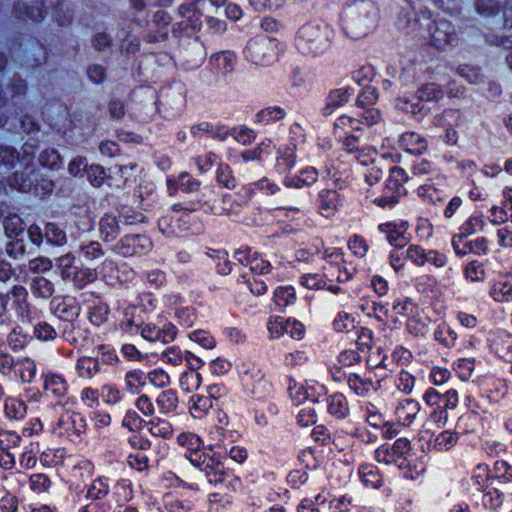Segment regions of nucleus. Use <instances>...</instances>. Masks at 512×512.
Listing matches in <instances>:
<instances>
[{
    "mask_svg": "<svg viewBox=\"0 0 512 512\" xmlns=\"http://www.w3.org/2000/svg\"><path fill=\"white\" fill-rule=\"evenodd\" d=\"M434 339L445 348H453L456 345L457 333L449 324L442 322L434 330Z\"/></svg>",
    "mask_w": 512,
    "mask_h": 512,
    "instance_id": "30",
    "label": "nucleus"
},
{
    "mask_svg": "<svg viewBox=\"0 0 512 512\" xmlns=\"http://www.w3.org/2000/svg\"><path fill=\"white\" fill-rule=\"evenodd\" d=\"M178 402L177 393L172 389L161 391L155 399L159 412L162 414L174 412L178 407Z\"/></svg>",
    "mask_w": 512,
    "mask_h": 512,
    "instance_id": "27",
    "label": "nucleus"
},
{
    "mask_svg": "<svg viewBox=\"0 0 512 512\" xmlns=\"http://www.w3.org/2000/svg\"><path fill=\"white\" fill-rule=\"evenodd\" d=\"M318 179V171L314 167H307L300 171L299 175L287 177L284 184L287 187L303 188L314 184Z\"/></svg>",
    "mask_w": 512,
    "mask_h": 512,
    "instance_id": "21",
    "label": "nucleus"
},
{
    "mask_svg": "<svg viewBox=\"0 0 512 512\" xmlns=\"http://www.w3.org/2000/svg\"><path fill=\"white\" fill-rule=\"evenodd\" d=\"M229 134L242 145H249L256 138L255 132L245 126L235 127L229 131Z\"/></svg>",
    "mask_w": 512,
    "mask_h": 512,
    "instance_id": "56",
    "label": "nucleus"
},
{
    "mask_svg": "<svg viewBox=\"0 0 512 512\" xmlns=\"http://www.w3.org/2000/svg\"><path fill=\"white\" fill-rule=\"evenodd\" d=\"M213 60L218 69L223 73H228L233 70L235 57L231 52H221L214 55Z\"/></svg>",
    "mask_w": 512,
    "mask_h": 512,
    "instance_id": "59",
    "label": "nucleus"
},
{
    "mask_svg": "<svg viewBox=\"0 0 512 512\" xmlns=\"http://www.w3.org/2000/svg\"><path fill=\"white\" fill-rule=\"evenodd\" d=\"M125 390L138 394L146 385V374L141 370H131L124 377Z\"/></svg>",
    "mask_w": 512,
    "mask_h": 512,
    "instance_id": "33",
    "label": "nucleus"
},
{
    "mask_svg": "<svg viewBox=\"0 0 512 512\" xmlns=\"http://www.w3.org/2000/svg\"><path fill=\"white\" fill-rule=\"evenodd\" d=\"M268 330L272 338H279L288 334L293 339H301L304 335V326L297 320L285 319L281 316L270 318Z\"/></svg>",
    "mask_w": 512,
    "mask_h": 512,
    "instance_id": "11",
    "label": "nucleus"
},
{
    "mask_svg": "<svg viewBox=\"0 0 512 512\" xmlns=\"http://www.w3.org/2000/svg\"><path fill=\"white\" fill-rule=\"evenodd\" d=\"M152 242L142 234L126 235L115 245V251L124 256L145 255L152 249Z\"/></svg>",
    "mask_w": 512,
    "mask_h": 512,
    "instance_id": "10",
    "label": "nucleus"
},
{
    "mask_svg": "<svg viewBox=\"0 0 512 512\" xmlns=\"http://www.w3.org/2000/svg\"><path fill=\"white\" fill-rule=\"evenodd\" d=\"M189 357L194 358L197 363L201 365L202 362L200 358L195 357L191 352H183L179 347L176 346H172L164 350L161 355V360L173 366H177L180 365L184 359H188Z\"/></svg>",
    "mask_w": 512,
    "mask_h": 512,
    "instance_id": "36",
    "label": "nucleus"
},
{
    "mask_svg": "<svg viewBox=\"0 0 512 512\" xmlns=\"http://www.w3.org/2000/svg\"><path fill=\"white\" fill-rule=\"evenodd\" d=\"M189 338L205 349H211L215 346L214 338L207 331L196 330L189 334Z\"/></svg>",
    "mask_w": 512,
    "mask_h": 512,
    "instance_id": "63",
    "label": "nucleus"
},
{
    "mask_svg": "<svg viewBox=\"0 0 512 512\" xmlns=\"http://www.w3.org/2000/svg\"><path fill=\"white\" fill-rule=\"evenodd\" d=\"M63 324L59 323L57 327L46 321L38 322L34 327V335L42 341L54 340L58 335H63Z\"/></svg>",
    "mask_w": 512,
    "mask_h": 512,
    "instance_id": "35",
    "label": "nucleus"
},
{
    "mask_svg": "<svg viewBox=\"0 0 512 512\" xmlns=\"http://www.w3.org/2000/svg\"><path fill=\"white\" fill-rule=\"evenodd\" d=\"M134 404L137 410L145 417H151L155 413L154 403L146 394L139 395Z\"/></svg>",
    "mask_w": 512,
    "mask_h": 512,
    "instance_id": "61",
    "label": "nucleus"
},
{
    "mask_svg": "<svg viewBox=\"0 0 512 512\" xmlns=\"http://www.w3.org/2000/svg\"><path fill=\"white\" fill-rule=\"evenodd\" d=\"M458 441V435L456 432L446 430L437 434L431 441L433 449L436 451H448L453 448Z\"/></svg>",
    "mask_w": 512,
    "mask_h": 512,
    "instance_id": "38",
    "label": "nucleus"
},
{
    "mask_svg": "<svg viewBox=\"0 0 512 512\" xmlns=\"http://www.w3.org/2000/svg\"><path fill=\"white\" fill-rule=\"evenodd\" d=\"M278 45L276 39L267 36L255 37L247 43L244 56L249 62L257 66L267 67L277 61Z\"/></svg>",
    "mask_w": 512,
    "mask_h": 512,
    "instance_id": "4",
    "label": "nucleus"
},
{
    "mask_svg": "<svg viewBox=\"0 0 512 512\" xmlns=\"http://www.w3.org/2000/svg\"><path fill=\"white\" fill-rule=\"evenodd\" d=\"M79 251L80 257H82L85 262H92L104 255L101 244L96 241L82 242L79 245Z\"/></svg>",
    "mask_w": 512,
    "mask_h": 512,
    "instance_id": "41",
    "label": "nucleus"
},
{
    "mask_svg": "<svg viewBox=\"0 0 512 512\" xmlns=\"http://www.w3.org/2000/svg\"><path fill=\"white\" fill-rule=\"evenodd\" d=\"M353 94L354 89L351 87L332 90L326 98V105L323 109L324 115H331L333 109L343 106L349 101Z\"/></svg>",
    "mask_w": 512,
    "mask_h": 512,
    "instance_id": "18",
    "label": "nucleus"
},
{
    "mask_svg": "<svg viewBox=\"0 0 512 512\" xmlns=\"http://www.w3.org/2000/svg\"><path fill=\"white\" fill-rule=\"evenodd\" d=\"M97 279V272L89 268L75 269L73 272L72 282L75 288L82 289L87 284Z\"/></svg>",
    "mask_w": 512,
    "mask_h": 512,
    "instance_id": "45",
    "label": "nucleus"
},
{
    "mask_svg": "<svg viewBox=\"0 0 512 512\" xmlns=\"http://www.w3.org/2000/svg\"><path fill=\"white\" fill-rule=\"evenodd\" d=\"M455 371L463 381L468 380L474 371V359L462 358L455 362Z\"/></svg>",
    "mask_w": 512,
    "mask_h": 512,
    "instance_id": "60",
    "label": "nucleus"
},
{
    "mask_svg": "<svg viewBox=\"0 0 512 512\" xmlns=\"http://www.w3.org/2000/svg\"><path fill=\"white\" fill-rule=\"evenodd\" d=\"M490 296L497 302L512 301V282L506 280L495 281L490 288Z\"/></svg>",
    "mask_w": 512,
    "mask_h": 512,
    "instance_id": "37",
    "label": "nucleus"
},
{
    "mask_svg": "<svg viewBox=\"0 0 512 512\" xmlns=\"http://www.w3.org/2000/svg\"><path fill=\"white\" fill-rule=\"evenodd\" d=\"M343 148L348 153H355V158L365 165L369 161H373V156L376 154L375 149L361 144L359 139L354 135H348L344 138Z\"/></svg>",
    "mask_w": 512,
    "mask_h": 512,
    "instance_id": "16",
    "label": "nucleus"
},
{
    "mask_svg": "<svg viewBox=\"0 0 512 512\" xmlns=\"http://www.w3.org/2000/svg\"><path fill=\"white\" fill-rule=\"evenodd\" d=\"M146 427L153 436L157 437L169 438L173 433L171 423L168 420L159 417H155L150 421H147Z\"/></svg>",
    "mask_w": 512,
    "mask_h": 512,
    "instance_id": "39",
    "label": "nucleus"
},
{
    "mask_svg": "<svg viewBox=\"0 0 512 512\" xmlns=\"http://www.w3.org/2000/svg\"><path fill=\"white\" fill-rule=\"evenodd\" d=\"M76 370L81 378L92 379L101 370L100 360L98 357H81L77 361Z\"/></svg>",
    "mask_w": 512,
    "mask_h": 512,
    "instance_id": "24",
    "label": "nucleus"
},
{
    "mask_svg": "<svg viewBox=\"0 0 512 512\" xmlns=\"http://www.w3.org/2000/svg\"><path fill=\"white\" fill-rule=\"evenodd\" d=\"M145 420L133 409H128L122 419V426L131 432L139 431L143 424L146 425Z\"/></svg>",
    "mask_w": 512,
    "mask_h": 512,
    "instance_id": "50",
    "label": "nucleus"
},
{
    "mask_svg": "<svg viewBox=\"0 0 512 512\" xmlns=\"http://www.w3.org/2000/svg\"><path fill=\"white\" fill-rule=\"evenodd\" d=\"M296 301L295 289L292 286L278 287L274 292V302L279 308H285Z\"/></svg>",
    "mask_w": 512,
    "mask_h": 512,
    "instance_id": "43",
    "label": "nucleus"
},
{
    "mask_svg": "<svg viewBox=\"0 0 512 512\" xmlns=\"http://www.w3.org/2000/svg\"><path fill=\"white\" fill-rule=\"evenodd\" d=\"M411 445L407 438H398L392 445L384 444L375 450V460L387 465H395L400 469L410 465Z\"/></svg>",
    "mask_w": 512,
    "mask_h": 512,
    "instance_id": "6",
    "label": "nucleus"
},
{
    "mask_svg": "<svg viewBox=\"0 0 512 512\" xmlns=\"http://www.w3.org/2000/svg\"><path fill=\"white\" fill-rule=\"evenodd\" d=\"M401 146L410 154L421 155L428 147L427 140L415 132H406L400 137Z\"/></svg>",
    "mask_w": 512,
    "mask_h": 512,
    "instance_id": "20",
    "label": "nucleus"
},
{
    "mask_svg": "<svg viewBox=\"0 0 512 512\" xmlns=\"http://www.w3.org/2000/svg\"><path fill=\"white\" fill-rule=\"evenodd\" d=\"M358 473L361 481L365 485L371 486L373 488H376L380 485L381 477L374 466L369 464L362 465L360 466Z\"/></svg>",
    "mask_w": 512,
    "mask_h": 512,
    "instance_id": "46",
    "label": "nucleus"
},
{
    "mask_svg": "<svg viewBox=\"0 0 512 512\" xmlns=\"http://www.w3.org/2000/svg\"><path fill=\"white\" fill-rule=\"evenodd\" d=\"M100 393L103 400L110 405L117 404L123 399L122 392L112 384L103 385Z\"/></svg>",
    "mask_w": 512,
    "mask_h": 512,
    "instance_id": "57",
    "label": "nucleus"
},
{
    "mask_svg": "<svg viewBox=\"0 0 512 512\" xmlns=\"http://www.w3.org/2000/svg\"><path fill=\"white\" fill-rule=\"evenodd\" d=\"M99 231L105 241L114 240L120 232L118 218L111 213H106L99 222Z\"/></svg>",
    "mask_w": 512,
    "mask_h": 512,
    "instance_id": "25",
    "label": "nucleus"
},
{
    "mask_svg": "<svg viewBox=\"0 0 512 512\" xmlns=\"http://www.w3.org/2000/svg\"><path fill=\"white\" fill-rule=\"evenodd\" d=\"M18 159L16 151L7 146H0V175L9 171Z\"/></svg>",
    "mask_w": 512,
    "mask_h": 512,
    "instance_id": "48",
    "label": "nucleus"
},
{
    "mask_svg": "<svg viewBox=\"0 0 512 512\" xmlns=\"http://www.w3.org/2000/svg\"><path fill=\"white\" fill-rule=\"evenodd\" d=\"M26 404L17 398L8 397L5 399L4 412L9 419L20 420L26 415Z\"/></svg>",
    "mask_w": 512,
    "mask_h": 512,
    "instance_id": "40",
    "label": "nucleus"
},
{
    "mask_svg": "<svg viewBox=\"0 0 512 512\" xmlns=\"http://www.w3.org/2000/svg\"><path fill=\"white\" fill-rule=\"evenodd\" d=\"M189 410L194 418H202L206 413L213 408L214 402L206 394H195L190 398Z\"/></svg>",
    "mask_w": 512,
    "mask_h": 512,
    "instance_id": "26",
    "label": "nucleus"
},
{
    "mask_svg": "<svg viewBox=\"0 0 512 512\" xmlns=\"http://www.w3.org/2000/svg\"><path fill=\"white\" fill-rule=\"evenodd\" d=\"M335 32L326 23L310 22L298 31V48L302 53L319 56L326 53L332 44Z\"/></svg>",
    "mask_w": 512,
    "mask_h": 512,
    "instance_id": "2",
    "label": "nucleus"
},
{
    "mask_svg": "<svg viewBox=\"0 0 512 512\" xmlns=\"http://www.w3.org/2000/svg\"><path fill=\"white\" fill-rule=\"evenodd\" d=\"M442 97L441 89L434 83L423 86L418 91V99L423 101L438 100Z\"/></svg>",
    "mask_w": 512,
    "mask_h": 512,
    "instance_id": "62",
    "label": "nucleus"
},
{
    "mask_svg": "<svg viewBox=\"0 0 512 512\" xmlns=\"http://www.w3.org/2000/svg\"><path fill=\"white\" fill-rule=\"evenodd\" d=\"M327 410L337 419H344L349 415V404L342 393H334L327 398Z\"/></svg>",
    "mask_w": 512,
    "mask_h": 512,
    "instance_id": "22",
    "label": "nucleus"
},
{
    "mask_svg": "<svg viewBox=\"0 0 512 512\" xmlns=\"http://www.w3.org/2000/svg\"><path fill=\"white\" fill-rule=\"evenodd\" d=\"M30 289L34 297L42 299H49L55 291L54 283L43 276L34 277Z\"/></svg>",
    "mask_w": 512,
    "mask_h": 512,
    "instance_id": "28",
    "label": "nucleus"
},
{
    "mask_svg": "<svg viewBox=\"0 0 512 512\" xmlns=\"http://www.w3.org/2000/svg\"><path fill=\"white\" fill-rule=\"evenodd\" d=\"M21 437L14 431L0 432V450L14 451L19 448Z\"/></svg>",
    "mask_w": 512,
    "mask_h": 512,
    "instance_id": "52",
    "label": "nucleus"
},
{
    "mask_svg": "<svg viewBox=\"0 0 512 512\" xmlns=\"http://www.w3.org/2000/svg\"><path fill=\"white\" fill-rule=\"evenodd\" d=\"M191 133L195 137L207 135L218 141H225L229 136V130L226 126L209 122H201L191 127Z\"/></svg>",
    "mask_w": 512,
    "mask_h": 512,
    "instance_id": "17",
    "label": "nucleus"
},
{
    "mask_svg": "<svg viewBox=\"0 0 512 512\" xmlns=\"http://www.w3.org/2000/svg\"><path fill=\"white\" fill-rule=\"evenodd\" d=\"M217 182L228 189L236 187V179L232 174V169L227 164H220L216 171Z\"/></svg>",
    "mask_w": 512,
    "mask_h": 512,
    "instance_id": "51",
    "label": "nucleus"
},
{
    "mask_svg": "<svg viewBox=\"0 0 512 512\" xmlns=\"http://www.w3.org/2000/svg\"><path fill=\"white\" fill-rule=\"evenodd\" d=\"M359 125H360L359 119H355V118H351L346 115H342L336 120V122L334 124L335 134L341 138L342 132H343V134L346 135L349 133V131H347L348 128H350L351 131L359 130Z\"/></svg>",
    "mask_w": 512,
    "mask_h": 512,
    "instance_id": "49",
    "label": "nucleus"
},
{
    "mask_svg": "<svg viewBox=\"0 0 512 512\" xmlns=\"http://www.w3.org/2000/svg\"><path fill=\"white\" fill-rule=\"evenodd\" d=\"M286 116L284 109L278 106L267 107L260 110L255 118L256 122L267 125L271 122L279 121Z\"/></svg>",
    "mask_w": 512,
    "mask_h": 512,
    "instance_id": "42",
    "label": "nucleus"
},
{
    "mask_svg": "<svg viewBox=\"0 0 512 512\" xmlns=\"http://www.w3.org/2000/svg\"><path fill=\"white\" fill-rule=\"evenodd\" d=\"M85 426V420L80 414L66 412L60 416L54 431L58 433L59 436L66 435L69 437L73 434L79 436L85 431Z\"/></svg>",
    "mask_w": 512,
    "mask_h": 512,
    "instance_id": "13",
    "label": "nucleus"
},
{
    "mask_svg": "<svg viewBox=\"0 0 512 512\" xmlns=\"http://www.w3.org/2000/svg\"><path fill=\"white\" fill-rule=\"evenodd\" d=\"M333 327L337 332H348L354 328V319L345 312H341L333 321Z\"/></svg>",
    "mask_w": 512,
    "mask_h": 512,
    "instance_id": "64",
    "label": "nucleus"
},
{
    "mask_svg": "<svg viewBox=\"0 0 512 512\" xmlns=\"http://www.w3.org/2000/svg\"><path fill=\"white\" fill-rule=\"evenodd\" d=\"M407 223L399 224L394 222L382 223L378 226V230L383 234L386 240L396 248H403L409 242L407 234Z\"/></svg>",
    "mask_w": 512,
    "mask_h": 512,
    "instance_id": "14",
    "label": "nucleus"
},
{
    "mask_svg": "<svg viewBox=\"0 0 512 512\" xmlns=\"http://www.w3.org/2000/svg\"><path fill=\"white\" fill-rule=\"evenodd\" d=\"M347 385L349 388L359 396L367 395L371 390H374V383L371 379L361 377L358 374L350 373L346 376Z\"/></svg>",
    "mask_w": 512,
    "mask_h": 512,
    "instance_id": "29",
    "label": "nucleus"
},
{
    "mask_svg": "<svg viewBox=\"0 0 512 512\" xmlns=\"http://www.w3.org/2000/svg\"><path fill=\"white\" fill-rule=\"evenodd\" d=\"M431 44L439 49L454 47L458 44V37L453 24L447 20H438L430 27Z\"/></svg>",
    "mask_w": 512,
    "mask_h": 512,
    "instance_id": "9",
    "label": "nucleus"
},
{
    "mask_svg": "<svg viewBox=\"0 0 512 512\" xmlns=\"http://www.w3.org/2000/svg\"><path fill=\"white\" fill-rule=\"evenodd\" d=\"M342 204V199L336 190L323 189L318 195V208L322 216L332 217Z\"/></svg>",
    "mask_w": 512,
    "mask_h": 512,
    "instance_id": "15",
    "label": "nucleus"
},
{
    "mask_svg": "<svg viewBox=\"0 0 512 512\" xmlns=\"http://www.w3.org/2000/svg\"><path fill=\"white\" fill-rule=\"evenodd\" d=\"M506 499V495L496 488L487 491L483 496V503L492 509L500 507Z\"/></svg>",
    "mask_w": 512,
    "mask_h": 512,
    "instance_id": "58",
    "label": "nucleus"
},
{
    "mask_svg": "<svg viewBox=\"0 0 512 512\" xmlns=\"http://www.w3.org/2000/svg\"><path fill=\"white\" fill-rule=\"evenodd\" d=\"M140 334L143 339L150 342L170 343L177 334L176 327L171 323H146L141 326Z\"/></svg>",
    "mask_w": 512,
    "mask_h": 512,
    "instance_id": "12",
    "label": "nucleus"
},
{
    "mask_svg": "<svg viewBox=\"0 0 512 512\" xmlns=\"http://www.w3.org/2000/svg\"><path fill=\"white\" fill-rule=\"evenodd\" d=\"M14 367L15 373L23 383H31L35 378L36 364L32 359L28 357L18 359Z\"/></svg>",
    "mask_w": 512,
    "mask_h": 512,
    "instance_id": "34",
    "label": "nucleus"
},
{
    "mask_svg": "<svg viewBox=\"0 0 512 512\" xmlns=\"http://www.w3.org/2000/svg\"><path fill=\"white\" fill-rule=\"evenodd\" d=\"M409 180L406 171L398 166L390 169L389 177L386 181L384 193L382 196L374 199V203L381 208L391 209L398 202L402 195L406 193L404 183Z\"/></svg>",
    "mask_w": 512,
    "mask_h": 512,
    "instance_id": "5",
    "label": "nucleus"
},
{
    "mask_svg": "<svg viewBox=\"0 0 512 512\" xmlns=\"http://www.w3.org/2000/svg\"><path fill=\"white\" fill-rule=\"evenodd\" d=\"M10 309L15 310L20 317L28 315V292L25 287L14 285L7 293L0 292V317L5 316Z\"/></svg>",
    "mask_w": 512,
    "mask_h": 512,
    "instance_id": "7",
    "label": "nucleus"
},
{
    "mask_svg": "<svg viewBox=\"0 0 512 512\" xmlns=\"http://www.w3.org/2000/svg\"><path fill=\"white\" fill-rule=\"evenodd\" d=\"M50 309L54 315L64 321L63 337L69 340L67 329L72 327V321L80 314V306L72 297H54L50 303Z\"/></svg>",
    "mask_w": 512,
    "mask_h": 512,
    "instance_id": "8",
    "label": "nucleus"
},
{
    "mask_svg": "<svg viewBox=\"0 0 512 512\" xmlns=\"http://www.w3.org/2000/svg\"><path fill=\"white\" fill-rule=\"evenodd\" d=\"M464 275L466 279L473 282L483 281L486 275L485 268L483 264L472 261L466 266Z\"/></svg>",
    "mask_w": 512,
    "mask_h": 512,
    "instance_id": "55",
    "label": "nucleus"
},
{
    "mask_svg": "<svg viewBox=\"0 0 512 512\" xmlns=\"http://www.w3.org/2000/svg\"><path fill=\"white\" fill-rule=\"evenodd\" d=\"M485 222L482 216L471 215L459 228L462 234L469 236L484 229Z\"/></svg>",
    "mask_w": 512,
    "mask_h": 512,
    "instance_id": "53",
    "label": "nucleus"
},
{
    "mask_svg": "<svg viewBox=\"0 0 512 512\" xmlns=\"http://www.w3.org/2000/svg\"><path fill=\"white\" fill-rule=\"evenodd\" d=\"M44 237L52 245L63 246L67 242L66 233L54 223L46 224Z\"/></svg>",
    "mask_w": 512,
    "mask_h": 512,
    "instance_id": "44",
    "label": "nucleus"
},
{
    "mask_svg": "<svg viewBox=\"0 0 512 512\" xmlns=\"http://www.w3.org/2000/svg\"><path fill=\"white\" fill-rule=\"evenodd\" d=\"M377 19L378 9L373 2L357 3L347 11L345 30L351 38H362L376 27Z\"/></svg>",
    "mask_w": 512,
    "mask_h": 512,
    "instance_id": "3",
    "label": "nucleus"
},
{
    "mask_svg": "<svg viewBox=\"0 0 512 512\" xmlns=\"http://www.w3.org/2000/svg\"><path fill=\"white\" fill-rule=\"evenodd\" d=\"M43 388L55 397H63L67 393L68 384L63 376L49 372L44 375Z\"/></svg>",
    "mask_w": 512,
    "mask_h": 512,
    "instance_id": "23",
    "label": "nucleus"
},
{
    "mask_svg": "<svg viewBox=\"0 0 512 512\" xmlns=\"http://www.w3.org/2000/svg\"><path fill=\"white\" fill-rule=\"evenodd\" d=\"M110 490V479L108 477H98L89 486L86 499L98 501L106 497Z\"/></svg>",
    "mask_w": 512,
    "mask_h": 512,
    "instance_id": "32",
    "label": "nucleus"
},
{
    "mask_svg": "<svg viewBox=\"0 0 512 512\" xmlns=\"http://www.w3.org/2000/svg\"><path fill=\"white\" fill-rule=\"evenodd\" d=\"M421 406L418 401L414 399H404L399 402L396 408V415L399 421L404 426H410L417 414L420 412Z\"/></svg>",
    "mask_w": 512,
    "mask_h": 512,
    "instance_id": "19",
    "label": "nucleus"
},
{
    "mask_svg": "<svg viewBox=\"0 0 512 512\" xmlns=\"http://www.w3.org/2000/svg\"><path fill=\"white\" fill-rule=\"evenodd\" d=\"M462 121V113L459 110L447 109L436 119V125L454 127L460 125Z\"/></svg>",
    "mask_w": 512,
    "mask_h": 512,
    "instance_id": "47",
    "label": "nucleus"
},
{
    "mask_svg": "<svg viewBox=\"0 0 512 512\" xmlns=\"http://www.w3.org/2000/svg\"><path fill=\"white\" fill-rule=\"evenodd\" d=\"M179 445L186 447L190 452L186 454L189 462L203 472L210 483H220L225 480L227 472L220 453L209 450H200L202 441L193 433H181L177 437Z\"/></svg>",
    "mask_w": 512,
    "mask_h": 512,
    "instance_id": "1",
    "label": "nucleus"
},
{
    "mask_svg": "<svg viewBox=\"0 0 512 512\" xmlns=\"http://www.w3.org/2000/svg\"><path fill=\"white\" fill-rule=\"evenodd\" d=\"M249 269L259 275H267L272 272V265L269 261L263 259L262 257H259L257 253L253 254V258L250 259V262H248Z\"/></svg>",
    "mask_w": 512,
    "mask_h": 512,
    "instance_id": "54",
    "label": "nucleus"
},
{
    "mask_svg": "<svg viewBox=\"0 0 512 512\" xmlns=\"http://www.w3.org/2000/svg\"><path fill=\"white\" fill-rule=\"evenodd\" d=\"M296 162L295 145H285L279 148L277 157V168L281 173L289 171Z\"/></svg>",
    "mask_w": 512,
    "mask_h": 512,
    "instance_id": "31",
    "label": "nucleus"
}]
</instances>
